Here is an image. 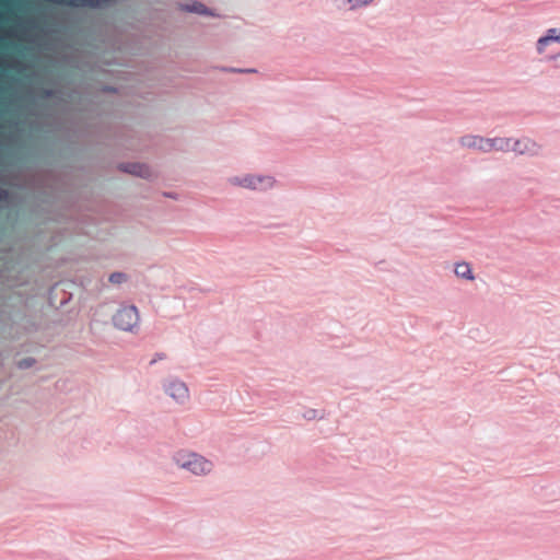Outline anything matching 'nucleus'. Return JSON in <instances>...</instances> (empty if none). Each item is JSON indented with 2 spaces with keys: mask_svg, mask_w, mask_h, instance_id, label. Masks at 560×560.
I'll return each mask as SVG.
<instances>
[{
  "mask_svg": "<svg viewBox=\"0 0 560 560\" xmlns=\"http://www.w3.org/2000/svg\"><path fill=\"white\" fill-rule=\"evenodd\" d=\"M455 273L457 277L466 279V280L475 279L471 268H470V265L465 261L456 264Z\"/></svg>",
  "mask_w": 560,
  "mask_h": 560,
  "instance_id": "obj_9",
  "label": "nucleus"
},
{
  "mask_svg": "<svg viewBox=\"0 0 560 560\" xmlns=\"http://www.w3.org/2000/svg\"><path fill=\"white\" fill-rule=\"evenodd\" d=\"M117 328L122 330H132L138 325L139 313L136 306H127L120 308L113 317Z\"/></svg>",
  "mask_w": 560,
  "mask_h": 560,
  "instance_id": "obj_2",
  "label": "nucleus"
},
{
  "mask_svg": "<svg viewBox=\"0 0 560 560\" xmlns=\"http://www.w3.org/2000/svg\"><path fill=\"white\" fill-rule=\"evenodd\" d=\"M373 0H349V2L352 4V7H358V5H365L370 2H372Z\"/></svg>",
  "mask_w": 560,
  "mask_h": 560,
  "instance_id": "obj_13",
  "label": "nucleus"
},
{
  "mask_svg": "<svg viewBox=\"0 0 560 560\" xmlns=\"http://www.w3.org/2000/svg\"><path fill=\"white\" fill-rule=\"evenodd\" d=\"M511 150L518 154H535L537 153L538 147L529 139H522L513 140Z\"/></svg>",
  "mask_w": 560,
  "mask_h": 560,
  "instance_id": "obj_6",
  "label": "nucleus"
},
{
  "mask_svg": "<svg viewBox=\"0 0 560 560\" xmlns=\"http://www.w3.org/2000/svg\"><path fill=\"white\" fill-rule=\"evenodd\" d=\"M109 281L112 283H121L122 281H125V275L124 273H120V272H114L109 276Z\"/></svg>",
  "mask_w": 560,
  "mask_h": 560,
  "instance_id": "obj_12",
  "label": "nucleus"
},
{
  "mask_svg": "<svg viewBox=\"0 0 560 560\" xmlns=\"http://www.w3.org/2000/svg\"><path fill=\"white\" fill-rule=\"evenodd\" d=\"M166 393L176 401H185L188 399L189 393L185 383L180 381H171L165 388Z\"/></svg>",
  "mask_w": 560,
  "mask_h": 560,
  "instance_id": "obj_5",
  "label": "nucleus"
},
{
  "mask_svg": "<svg viewBox=\"0 0 560 560\" xmlns=\"http://www.w3.org/2000/svg\"><path fill=\"white\" fill-rule=\"evenodd\" d=\"M186 10L189 11V12H195V13H199V14H206L207 13L206 7L202 3H199V2H195L191 5H187Z\"/></svg>",
  "mask_w": 560,
  "mask_h": 560,
  "instance_id": "obj_11",
  "label": "nucleus"
},
{
  "mask_svg": "<svg viewBox=\"0 0 560 560\" xmlns=\"http://www.w3.org/2000/svg\"><path fill=\"white\" fill-rule=\"evenodd\" d=\"M174 460L176 464L195 475H205L211 471L212 464L205 457L187 452V451H179L175 454Z\"/></svg>",
  "mask_w": 560,
  "mask_h": 560,
  "instance_id": "obj_1",
  "label": "nucleus"
},
{
  "mask_svg": "<svg viewBox=\"0 0 560 560\" xmlns=\"http://www.w3.org/2000/svg\"><path fill=\"white\" fill-rule=\"evenodd\" d=\"M462 145L470 149H476L482 152L491 151L490 138H482L479 136H465L460 139Z\"/></svg>",
  "mask_w": 560,
  "mask_h": 560,
  "instance_id": "obj_4",
  "label": "nucleus"
},
{
  "mask_svg": "<svg viewBox=\"0 0 560 560\" xmlns=\"http://www.w3.org/2000/svg\"><path fill=\"white\" fill-rule=\"evenodd\" d=\"M231 182L234 185L257 190H265L273 186V179L269 176L246 175L244 177H234Z\"/></svg>",
  "mask_w": 560,
  "mask_h": 560,
  "instance_id": "obj_3",
  "label": "nucleus"
},
{
  "mask_svg": "<svg viewBox=\"0 0 560 560\" xmlns=\"http://www.w3.org/2000/svg\"><path fill=\"white\" fill-rule=\"evenodd\" d=\"M33 364V361L30 359L22 360L19 362L20 368H30Z\"/></svg>",
  "mask_w": 560,
  "mask_h": 560,
  "instance_id": "obj_14",
  "label": "nucleus"
},
{
  "mask_svg": "<svg viewBox=\"0 0 560 560\" xmlns=\"http://www.w3.org/2000/svg\"><path fill=\"white\" fill-rule=\"evenodd\" d=\"M512 141L511 138H490L491 151H511Z\"/></svg>",
  "mask_w": 560,
  "mask_h": 560,
  "instance_id": "obj_8",
  "label": "nucleus"
},
{
  "mask_svg": "<svg viewBox=\"0 0 560 560\" xmlns=\"http://www.w3.org/2000/svg\"><path fill=\"white\" fill-rule=\"evenodd\" d=\"M551 42L560 43V28H549L547 34L537 40V51L542 54Z\"/></svg>",
  "mask_w": 560,
  "mask_h": 560,
  "instance_id": "obj_7",
  "label": "nucleus"
},
{
  "mask_svg": "<svg viewBox=\"0 0 560 560\" xmlns=\"http://www.w3.org/2000/svg\"><path fill=\"white\" fill-rule=\"evenodd\" d=\"M129 173H132V174H136L138 176H148L149 175V168L144 165H140V164H132L129 166V168L127 170Z\"/></svg>",
  "mask_w": 560,
  "mask_h": 560,
  "instance_id": "obj_10",
  "label": "nucleus"
}]
</instances>
